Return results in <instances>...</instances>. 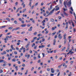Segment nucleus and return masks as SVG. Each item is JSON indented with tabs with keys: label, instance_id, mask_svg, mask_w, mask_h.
<instances>
[{
	"label": "nucleus",
	"instance_id": "nucleus-3",
	"mask_svg": "<svg viewBox=\"0 0 76 76\" xmlns=\"http://www.w3.org/2000/svg\"><path fill=\"white\" fill-rule=\"evenodd\" d=\"M61 34H60L58 36V38H59V39H62V36H61Z\"/></svg>",
	"mask_w": 76,
	"mask_h": 76
},
{
	"label": "nucleus",
	"instance_id": "nucleus-23",
	"mask_svg": "<svg viewBox=\"0 0 76 76\" xmlns=\"http://www.w3.org/2000/svg\"><path fill=\"white\" fill-rule=\"evenodd\" d=\"M19 9H20V7H19L18 8V9H17V10L16 11V12H19Z\"/></svg>",
	"mask_w": 76,
	"mask_h": 76
},
{
	"label": "nucleus",
	"instance_id": "nucleus-57",
	"mask_svg": "<svg viewBox=\"0 0 76 76\" xmlns=\"http://www.w3.org/2000/svg\"><path fill=\"white\" fill-rule=\"evenodd\" d=\"M72 50H73L72 49H71L69 51V52H70V53H71V52L72 51Z\"/></svg>",
	"mask_w": 76,
	"mask_h": 76
},
{
	"label": "nucleus",
	"instance_id": "nucleus-52",
	"mask_svg": "<svg viewBox=\"0 0 76 76\" xmlns=\"http://www.w3.org/2000/svg\"><path fill=\"white\" fill-rule=\"evenodd\" d=\"M22 66H23V67H25V64H23L22 65Z\"/></svg>",
	"mask_w": 76,
	"mask_h": 76
},
{
	"label": "nucleus",
	"instance_id": "nucleus-35",
	"mask_svg": "<svg viewBox=\"0 0 76 76\" xmlns=\"http://www.w3.org/2000/svg\"><path fill=\"white\" fill-rule=\"evenodd\" d=\"M35 45V43H34L32 45V47H34V46Z\"/></svg>",
	"mask_w": 76,
	"mask_h": 76
},
{
	"label": "nucleus",
	"instance_id": "nucleus-22",
	"mask_svg": "<svg viewBox=\"0 0 76 76\" xmlns=\"http://www.w3.org/2000/svg\"><path fill=\"white\" fill-rule=\"evenodd\" d=\"M60 12V11H58V12H56V15H58V14H59V13Z\"/></svg>",
	"mask_w": 76,
	"mask_h": 76
},
{
	"label": "nucleus",
	"instance_id": "nucleus-33",
	"mask_svg": "<svg viewBox=\"0 0 76 76\" xmlns=\"http://www.w3.org/2000/svg\"><path fill=\"white\" fill-rule=\"evenodd\" d=\"M3 60H0V63H2V62H3Z\"/></svg>",
	"mask_w": 76,
	"mask_h": 76
},
{
	"label": "nucleus",
	"instance_id": "nucleus-9",
	"mask_svg": "<svg viewBox=\"0 0 76 76\" xmlns=\"http://www.w3.org/2000/svg\"><path fill=\"white\" fill-rule=\"evenodd\" d=\"M66 33H65L64 35V39H66Z\"/></svg>",
	"mask_w": 76,
	"mask_h": 76
},
{
	"label": "nucleus",
	"instance_id": "nucleus-19",
	"mask_svg": "<svg viewBox=\"0 0 76 76\" xmlns=\"http://www.w3.org/2000/svg\"><path fill=\"white\" fill-rule=\"evenodd\" d=\"M8 29H13V27H10L8 28Z\"/></svg>",
	"mask_w": 76,
	"mask_h": 76
},
{
	"label": "nucleus",
	"instance_id": "nucleus-47",
	"mask_svg": "<svg viewBox=\"0 0 76 76\" xmlns=\"http://www.w3.org/2000/svg\"><path fill=\"white\" fill-rule=\"evenodd\" d=\"M11 59V57H8V60H10Z\"/></svg>",
	"mask_w": 76,
	"mask_h": 76
},
{
	"label": "nucleus",
	"instance_id": "nucleus-16",
	"mask_svg": "<svg viewBox=\"0 0 76 76\" xmlns=\"http://www.w3.org/2000/svg\"><path fill=\"white\" fill-rule=\"evenodd\" d=\"M51 21L52 22H54V19L52 18L51 19Z\"/></svg>",
	"mask_w": 76,
	"mask_h": 76
},
{
	"label": "nucleus",
	"instance_id": "nucleus-60",
	"mask_svg": "<svg viewBox=\"0 0 76 76\" xmlns=\"http://www.w3.org/2000/svg\"><path fill=\"white\" fill-rule=\"evenodd\" d=\"M4 54H6V51H4Z\"/></svg>",
	"mask_w": 76,
	"mask_h": 76
},
{
	"label": "nucleus",
	"instance_id": "nucleus-49",
	"mask_svg": "<svg viewBox=\"0 0 76 76\" xmlns=\"http://www.w3.org/2000/svg\"><path fill=\"white\" fill-rule=\"evenodd\" d=\"M54 74H52V73L50 74V76H54Z\"/></svg>",
	"mask_w": 76,
	"mask_h": 76
},
{
	"label": "nucleus",
	"instance_id": "nucleus-61",
	"mask_svg": "<svg viewBox=\"0 0 76 76\" xmlns=\"http://www.w3.org/2000/svg\"><path fill=\"white\" fill-rule=\"evenodd\" d=\"M34 67H32L31 69V71H32V70H34Z\"/></svg>",
	"mask_w": 76,
	"mask_h": 76
},
{
	"label": "nucleus",
	"instance_id": "nucleus-12",
	"mask_svg": "<svg viewBox=\"0 0 76 76\" xmlns=\"http://www.w3.org/2000/svg\"><path fill=\"white\" fill-rule=\"evenodd\" d=\"M32 27L31 26L30 27V28L28 29V31H31L32 30Z\"/></svg>",
	"mask_w": 76,
	"mask_h": 76
},
{
	"label": "nucleus",
	"instance_id": "nucleus-24",
	"mask_svg": "<svg viewBox=\"0 0 76 76\" xmlns=\"http://www.w3.org/2000/svg\"><path fill=\"white\" fill-rule=\"evenodd\" d=\"M72 25L73 26V27H75V24H74V23L72 21Z\"/></svg>",
	"mask_w": 76,
	"mask_h": 76
},
{
	"label": "nucleus",
	"instance_id": "nucleus-1",
	"mask_svg": "<svg viewBox=\"0 0 76 76\" xmlns=\"http://www.w3.org/2000/svg\"><path fill=\"white\" fill-rule=\"evenodd\" d=\"M72 4V2H71V1H69L67 3V5L68 7H70L71 6V4Z\"/></svg>",
	"mask_w": 76,
	"mask_h": 76
},
{
	"label": "nucleus",
	"instance_id": "nucleus-44",
	"mask_svg": "<svg viewBox=\"0 0 76 76\" xmlns=\"http://www.w3.org/2000/svg\"><path fill=\"white\" fill-rule=\"evenodd\" d=\"M50 39H51V37H49L48 39V40L49 41L50 40Z\"/></svg>",
	"mask_w": 76,
	"mask_h": 76
},
{
	"label": "nucleus",
	"instance_id": "nucleus-29",
	"mask_svg": "<svg viewBox=\"0 0 76 76\" xmlns=\"http://www.w3.org/2000/svg\"><path fill=\"white\" fill-rule=\"evenodd\" d=\"M6 20H9V21H10V20L9 19V18H6Z\"/></svg>",
	"mask_w": 76,
	"mask_h": 76
},
{
	"label": "nucleus",
	"instance_id": "nucleus-14",
	"mask_svg": "<svg viewBox=\"0 0 76 76\" xmlns=\"http://www.w3.org/2000/svg\"><path fill=\"white\" fill-rule=\"evenodd\" d=\"M66 42H67V39H66L65 40H64V45H65V44H66Z\"/></svg>",
	"mask_w": 76,
	"mask_h": 76
},
{
	"label": "nucleus",
	"instance_id": "nucleus-56",
	"mask_svg": "<svg viewBox=\"0 0 76 76\" xmlns=\"http://www.w3.org/2000/svg\"><path fill=\"white\" fill-rule=\"evenodd\" d=\"M38 3H36L35 4V6H37V5H38Z\"/></svg>",
	"mask_w": 76,
	"mask_h": 76
},
{
	"label": "nucleus",
	"instance_id": "nucleus-36",
	"mask_svg": "<svg viewBox=\"0 0 76 76\" xmlns=\"http://www.w3.org/2000/svg\"><path fill=\"white\" fill-rule=\"evenodd\" d=\"M41 34H38V37H40V36H42V35H41Z\"/></svg>",
	"mask_w": 76,
	"mask_h": 76
},
{
	"label": "nucleus",
	"instance_id": "nucleus-43",
	"mask_svg": "<svg viewBox=\"0 0 76 76\" xmlns=\"http://www.w3.org/2000/svg\"><path fill=\"white\" fill-rule=\"evenodd\" d=\"M25 31H23L21 33V34H25Z\"/></svg>",
	"mask_w": 76,
	"mask_h": 76
},
{
	"label": "nucleus",
	"instance_id": "nucleus-4",
	"mask_svg": "<svg viewBox=\"0 0 76 76\" xmlns=\"http://www.w3.org/2000/svg\"><path fill=\"white\" fill-rule=\"evenodd\" d=\"M67 1H64V6H65V7H66V9L67 8V6H66V4H67Z\"/></svg>",
	"mask_w": 76,
	"mask_h": 76
},
{
	"label": "nucleus",
	"instance_id": "nucleus-50",
	"mask_svg": "<svg viewBox=\"0 0 76 76\" xmlns=\"http://www.w3.org/2000/svg\"><path fill=\"white\" fill-rule=\"evenodd\" d=\"M47 71H50V68H47Z\"/></svg>",
	"mask_w": 76,
	"mask_h": 76
},
{
	"label": "nucleus",
	"instance_id": "nucleus-13",
	"mask_svg": "<svg viewBox=\"0 0 76 76\" xmlns=\"http://www.w3.org/2000/svg\"><path fill=\"white\" fill-rule=\"evenodd\" d=\"M64 13L65 16H68V15H67V14L65 12H64Z\"/></svg>",
	"mask_w": 76,
	"mask_h": 76
},
{
	"label": "nucleus",
	"instance_id": "nucleus-37",
	"mask_svg": "<svg viewBox=\"0 0 76 76\" xmlns=\"http://www.w3.org/2000/svg\"><path fill=\"white\" fill-rule=\"evenodd\" d=\"M4 41H7L8 40V38H5L4 39Z\"/></svg>",
	"mask_w": 76,
	"mask_h": 76
},
{
	"label": "nucleus",
	"instance_id": "nucleus-6",
	"mask_svg": "<svg viewBox=\"0 0 76 76\" xmlns=\"http://www.w3.org/2000/svg\"><path fill=\"white\" fill-rule=\"evenodd\" d=\"M66 27L65 29L66 30V29H68V23H67V22L66 23Z\"/></svg>",
	"mask_w": 76,
	"mask_h": 76
},
{
	"label": "nucleus",
	"instance_id": "nucleus-41",
	"mask_svg": "<svg viewBox=\"0 0 76 76\" xmlns=\"http://www.w3.org/2000/svg\"><path fill=\"white\" fill-rule=\"evenodd\" d=\"M23 47L22 46V48H20V50H23Z\"/></svg>",
	"mask_w": 76,
	"mask_h": 76
},
{
	"label": "nucleus",
	"instance_id": "nucleus-46",
	"mask_svg": "<svg viewBox=\"0 0 76 76\" xmlns=\"http://www.w3.org/2000/svg\"><path fill=\"white\" fill-rule=\"evenodd\" d=\"M57 35H56L54 37V38L56 39V38H57Z\"/></svg>",
	"mask_w": 76,
	"mask_h": 76
},
{
	"label": "nucleus",
	"instance_id": "nucleus-62",
	"mask_svg": "<svg viewBox=\"0 0 76 76\" xmlns=\"http://www.w3.org/2000/svg\"><path fill=\"white\" fill-rule=\"evenodd\" d=\"M73 62H74V61H71V62H70V63H71V64H72V63H73Z\"/></svg>",
	"mask_w": 76,
	"mask_h": 76
},
{
	"label": "nucleus",
	"instance_id": "nucleus-30",
	"mask_svg": "<svg viewBox=\"0 0 76 76\" xmlns=\"http://www.w3.org/2000/svg\"><path fill=\"white\" fill-rule=\"evenodd\" d=\"M45 38H43L42 39V42H44L45 41Z\"/></svg>",
	"mask_w": 76,
	"mask_h": 76
},
{
	"label": "nucleus",
	"instance_id": "nucleus-59",
	"mask_svg": "<svg viewBox=\"0 0 76 76\" xmlns=\"http://www.w3.org/2000/svg\"><path fill=\"white\" fill-rule=\"evenodd\" d=\"M71 10H72V11H73V8L72 7H71Z\"/></svg>",
	"mask_w": 76,
	"mask_h": 76
},
{
	"label": "nucleus",
	"instance_id": "nucleus-34",
	"mask_svg": "<svg viewBox=\"0 0 76 76\" xmlns=\"http://www.w3.org/2000/svg\"><path fill=\"white\" fill-rule=\"evenodd\" d=\"M16 61V59L15 58H14L13 59H12V61Z\"/></svg>",
	"mask_w": 76,
	"mask_h": 76
},
{
	"label": "nucleus",
	"instance_id": "nucleus-42",
	"mask_svg": "<svg viewBox=\"0 0 76 76\" xmlns=\"http://www.w3.org/2000/svg\"><path fill=\"white\" fill-rule=\"evenodd\" d=\"M21 23L23 24V23H24V20H21Z\"/></svg>",
	"mask_w": 76,
	"mask_h": 76
},
{
	"label": "nucleus",
	"instance_id": "nucleus-25",
	"mask_svg": "<svg viewBox=\"0 0 76 76\" xmlns=\"http://www.w3.org/2000/svg\"><path fill=\"white\" fill-rule=\"evenodd\" d=\"M40 54H39L38 55V58H41V56H39Z\"/></svg>",
	"mask_w": 76,
	"mask_h": 76
},
{
	"label": "nucleus",
	"instance_id": "nucleus-31",
	"mask_svg": "<svg viewBox=\"0 0 76 76\" xmlns=\"http://www.w3.org/2000/svg\"><path fill=\"white\" fill-rule=\"evenodd\" d=\"M14 23H15V24H17V23H18V22H17V21L15 20Z\"/></svg>",
	"mask_w": 76,
	"mask_h": 76
},
{
	"label": "nucleus",
	"instance_id": "nucleus-20",
	"mask_svg": "<svg viewBox=\"0 0 76 76\" xmlns=\"http://www.w3.org/2000/svg\"><path fill=\"white\" fill-rule=\"evenodd\" d=\"M59 9H60V8L59 7H58V8H57L55 9V10L56 11L58 10Z\"/></svg>",
	"mask_w": 76,
	"mask_h": 76
},
{
	"label": "nucleus",
	"instance_id": "nucleus-26",
	"mask_svg": "<svg viewBox=\"0 0 76 76\" xmlns=\"http://www.w3.org/2000/svg\"><path fill=\"white\" fill-rule=\"evenodd\" d=\"M41 39V37H39L37 39V41H39V39Z\"/></svg>",
	"mask_w": 76,
	"mask_h": 76
},
{
	"label": "nucleus",
	"instance_id": "nucleus-21",
	"mask_svg": "<svg viewBox=\"0 0 76 76\" xmlns=\"http://www.w3.org/2000/svg\"><path fill=\"white\" fill-rule=\"evenodd\" d=\"M3 47H2L0 48V50L1 51H3Z\"/></svg>",
	"mask_w": 76,
	"mask_h": 76
},
{
	"label": "nucleus",
	"instance_id": "nucleus-55",
	"mask_svg": "<svg viewBox=\"0 0 76 76\" xmlns=\"http://www.w3.org/2000/svg\"><path fill=\"white\" fill-rule=\"evenodd\" d=\"M74 52H72H72H70V54H71V55H72V54H73V53H74Z\"/></svg>",
	"mask_w": 76,
	"mask_h": 76
},
{
	"label": "nucleus",
	"instance_id": "nucleus-7",
	"mask_svg": "<svg viewBox=\"0 0 76 76\" xmlns=\"http://www.w3.org/2000/svg\"><path fill=\"white\" fill-rule=\"evenodd\" d=\"M32 1V0H30L29 4H28L29 6H30V7H31V3H32L31 1Z\"/></svg>",
	"mask_w": 76,
	"mask_h": 76
},
{
	"label": "nucleus",
	"instance_id": "nucleus-11",
	"mask_svg": "<svg viewBox=\"0 0 76 76\" xmlns=\"http://www.w3.org/2000/svg\"><path fill=\"white\" fill-rule=\"evenodd\" d=\"M45 45H42L41 46H39V48H44L45 47Z\"/></svg>",
	"mask_w": 76,
	"mask_h": 76
},
{
	"label": "nucleus",
	"instance_id": "nucleus-17",
	"mask_svg": "<svg viewBox=\"0 0 76 76\" xmlns=\"http://www.w3.org/2000/svg\"><path fill=\"white\" fill-rule=\"evenodd\" d=\"M20 29V28L17 27V28H15V31H16L17 30H18V29Z\"/></svg>",
	"mask_w": 76,
	"mask_h": 76
},
{
	"label": "nucleus",
	"instance_id": "nucleus-28",
	"mask_svg": "<svg viewBox=\"0 0 76 76\" xmlns=\"http://www.w3.org/2000/svg\"><path fill=\"white\" fill-rule=\"evenodd\" d=\"M26 9L25 8L23 10V12H25V11H26Z\"/></svg>",
	"mask_w": 76,
	"mask_h": 76
},
{
	"label": "nucleus",
	"instance_id": "nucleus-15",
	"mask_svg": "<svg viewBox=\"0 0 76 76\" xmlns=\"http://www.w3.org/2000/svg\"><path fill=\"white\" fill-rule=\"evenodd\" d=\"M21 26L22 27H25L26 26V25L25 24H22L21 25Z\"/></svg>",
	"mask_w": 76,
	"mask_h": 76
},
{
	"label": "nucleus",
	"instance_id": "nucleus-10",
	"mask_svg": "<svg viewBox=\"0 0 76 76\" xmlns=\"http://www.w3.org/2000/svg\"><path fill=\"white\" fill-rule=\"evenodd\" d=\"M57 28V26H55L54 27H53L52 28V31H54L55 29Z\"/></svg>",
	"mask_w": 76,
	"mask_h": 76
},
{
	"label": "nucleus",
	"instance_id": "nucleus-48",
	"mask_svg": "<svg viewBox=\"0 0 76 76\" xmlns=\"http://www.w3.org/2000/svg\"><path fill=\"white\" fill-rule=\"evenodd\" d=\"M44 22H45V20H44L42 21V23H44Z\"/></svg>",
	"mask_w": 76,
	"mask_h": 76
},
{
	"label": "nucleus",
	"instance_id": "nucleus-2",
	"mask_svg": "<svg viewBox=\"0 0 76 76\" xmlns=\"http://www.w3.org/2000/svg\"><path fill=\"white\" fill-rule=\"evenodd\" d=\"M55 10V8H53V9L52 10L51 12H50L49 13V15H52V14H53V12H54V10Z\"/></svg>",
	"mask_w": 76,
	"mask_h": 76
},
{
	"label": "nucleus",
	"instance_id": "nucleus-5",
	"mask_svg": "<svg viewBox=\"0 0 76 76\" xmlns=\"http://www.w3.org/2000/svg\"><path fill=\"white\" fill-rule=\"evenodd\" d=\"M51 73H54V69L51 68Z\"/></svg>",
	"mask_w": 76,
	"mask_h": 76
},
{
	"label": "nucleus",
	"instance_id": "nucleus-64",
	"mask_svg": "<svg viewBox=\"0 0 76 76\" xmlns=\"http://www.w3.org/2000/svg\"><path fill=\"white\" fill-rule=\"evenodd\" d=\"M18 64H20V61H18Z\"/></svg>",
	"mask_w": 76,
	"mask_h": 76
},
{
	"label": "nucleus",
	"instance_id": "nucleus-27",
	"mask_svg": "<svg viewBox=\"0 0 76 76\" xmlns=\"http://www.w3.org/2000/svg\"><path fill=\"white\" fill-rule=\"evenodd\" d=\"M26 51V49H25V48H23V53H25V52Z\"/></svg>",
	"mask_w": 76,
	"mask_h": 76
},
{
	"label": "nucleus",
	"instance_id": "nucleus-32",
	"mask_svg": "<svg viewBox=\"0 0 76 76\" xmlns=\"http://www.w3.org/2000/svg\"><path fill=\"white\" fill-rule=\"evenodd\" d=\"M34 35H37V32H35L33 34Z\"/></svg>",
	"mask_w": 76,
	"mask_h": 76
},
{
	"label": "nucleus",
	"instance_id": "nucleus-51",
	"mask_svg": "<svg viewBox=\"0 0 76 76\" xmlns=\"http://www.w3.org/2000/svg\"><path fill=\"white\" fill-rule=\"evenodd\" d=\"M19 20H20V21H22V19H21L20 18H19V19H18Z\"/></svg>",
	"mask_w": 76,
	"mask_h": 76
},
{
	"label": "nucleus",
	"instance_id": "nucleus-53",
	"mask_svg": "<svg viewBox=\"0 0 76 76\" xmlns=\"http://www.w3.org/2000/svg\"><path fill=\"white\" fill-rule=\"evenodd\" d=\"M32 22H33V23H35V20H32Z\"/></svg>",
	"mask_w": 76,
	"mask_h": 76
},
{
	"label": "nucleus",
	"instance_id": "nucleus-58",
	"mask_svg": "<svg viewBox=\"0 0 76 76\" xmlns=\"http://www.w3.org/2000/svg\"><path fill=\"white\" fill-rule=\"evenodd\" d=\"M3 62H4V63L5 64H6L7 63L6 62L4 61H3Z\"/></svg>",
	"mask_w": 76,
	"mask_h": 76
},
{
	"label": "nucleus",
	"instance_id": "nucleus-54",
	"mask_svg": "<svg viewBox=\"0 0 76 76\" xmlns=\"http://www.w3.org/2000/svg\"><path fill=\"white\" fill-rule=\"evenodd\" d=\"M48 33V31H46L45 34H47Z\"/></svg>",
	"mask_w": 76,
	"mask_h": 76
},
{
	"label": "nucleus",
	"instance_id": "nucleus-18",
	"mask_svg": "<svg viewBox=\"0 0 76 76\" xmlns=\"http://www.w3.org/2000/svg\"><path fill=\"white\" fill-rule=\"evenodd\" d=\"M65 49H66V47H64V48H63L62 49V50H61L62 51H64V50Z\"/></svg>",
	"mask_w": 76,
	"mask_h": 76
},
{
	"label": "nucleus",
	"instance_id": "nucleus-63",
	"mask_svg": "<svg viewBox=\"0 0 76 76\" xmlns=\"http://www.w3.org/2000/svg\"><path fill=\"white\" fill-rule=\"evenodd\" d=\"M49 25H50V24H49V23L48 22L47 23V26H49Z\"/></svg>",
	"mask_w": 76,
	"mask_h": 76
},
{
	"label": "nucleus",
	"instance_id": "nucleus-40",
	"mask_svg": "<svg viewBox=\"0 0 76 76\" xmlns=\"http://www.w3.org/2000/svg\"><path fill=\"white\" fill-rule=\"evenodd\" d=\"M3 70L1 69L0 70V73H3Z\"/></svg>",
	"mask_w": 76,
	"mask_h": 76
},
{
	"label": "nucleus",
	"instance_id": "nucleus-38",
	"mask_svg": "<svg viewBox=\"0 0 76 76\" xmlns=\"http://www.w3.org/2000/svg\"><path fill=\"white\" fill-rule=\"evenodd\" d=\"M30 57V55L29 54L27 55V59H29V57Z\"/></svg>",
	"mask_w": 76,
	"mask_h": 76
},
{
	"label": "nucleus",
	"instance_id": "nucleus-39",
	"mask_svg": "<svg viewBox=\"0 0 76 76\" xmlns=\"http://www.w3.org/2000/svg\"><path fill=\"white\" fill-rule=\"evenodd\" d=\"M61 16H62L63 18L64 17V14L62 13L61 14Z\"/></svg>",
	"mask_w": 76,
	"mask_h": 76
},
{
	"label": "nucleus",
	"instance_id": "nucleus-45",
	"mask_svg": "<svg viewBox=\"0 0 76 76\" xmlns=\"http://www.w3.org/2000/svg\"><path fill=\"white\" fill-rule=\"evenodd\" d=\"M46 14H48V13H49V12L48 11H46Z\"/></svg>",
	"mask_w": 76,
	"mask_h": 76
},
{
	"label": "nucleus",
	"instance_id": "nucleus-8",
	"mask_svg": "<svg viewBox=\"0 0 76 76\" xmlns=\"http://www.w3.org/2000/svg\"><path fill=\"white\" fill-rule=\"evenodd\" d=\"M56 39H54L53 40V45H56Z\"/></svg>",
	"mask_w": 76,
	"mask_h": 76
}]
</instances>
